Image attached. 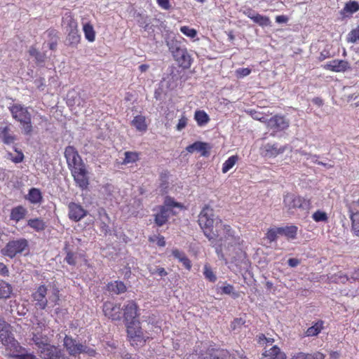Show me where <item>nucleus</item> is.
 I'll use <instances>...</instances> for the list:
<instances>
[{
  "label": "nucleus",
  "instance_id": "obj_51",
  "mask_svg": "<svg viewBox=\"0 0 359 359\" xmlns=\"http://www.w3.org/2000/svg\"><path fill=\"white\" fill-rule=\"evenodd\" d=\"M245 322V321L241 318L234 319L231 324V330H235L240 328L243 325H244Z\"/></svg>",
  "mask_w": 359,
  "mask_h": 359
},
{
  "label": "nucleus",
  "instance_id": "obj_63",
  "mask_svg": "<svg viewBox=\"0 0 359 359\" xmlns=\"http://www.w3.org/2000/svg\"><path fill=\"white\" fill-rule=\"evenodd\" d=\"M180 262L182 264V265L188 270H190L191 268V264L189 258L185 256L181 260H180Z\"/></svg>",
  "mask_w": 359,
  "mask_h": 359
},
{
  "label": "nucleus",
  "instance_id": "obj_28",
  "mask_svg": "<svg viewBox=\"0 0 359 359\" xmlns=\"http://www.w3.org/2000/svg\"><path fill=\"white\" fill-rule=\"evenodd\" d=\"M83 32L86 39L89 42H94L95 41L96 32L93 25L90 22H86L83 24Z\"/></svg>",
  "mask_w": 359,
  "mask_h": 359
},
{
  "label": "nucleus",
  "instance_id": "obj_24",
  "mask_svg": "<svg viewBox=\"0 0 359 359\" xmlns=\"http://www.w3.org/2000/svg\"><path fill=\"white\" fill-rule=\"evenodd\" d=\"M285 147H278L277 144H266L264 147V156L268 158H273L285 151Z\"/></svg>",
  "mask_w": 359,
  "mask_h": 359
},
{
  "label": "nucleus",
  "instance_id": "obj_59",
  "mask_svg": "<svg viewBox=\"0 0 359 359\" xmlns=\"http://www.w3.org/2000/svg\"><path fill=\"white\" fill-rule=\"evenodd\" d=\"M172 256L178 259V261L180 262V260H181L184 257L186 256V255L184 254V252L182 251H180L178 249H173L172 250Z\"/></svg>",
  "mask_w": 359,
  "mask_h": 359
},
{
  "label": "nucleus",
  "instance_id": "obj_62",
  "mask_svg": "<svg viewBox=\"0 0 359 359\" xmlns=\"http://www.w3.org/2000/svg\"><path fill=\"white\" fill-rule=\"evenodd\" d=\"M180 262L182 264V265L188 270H190L191 268V264L189 258L185 256L181 260H180Z\"/></svg>",
  "mask_w": 359,
  "mask_h": 359
},
{
  "label": "nucleus",
  "instance_id": "obj_27",
  "mask_svg": "<svg viewBox=\"0 0 359 359\" xmlns=\"http://www.w3.org/2000/svg\"><path fill=\"white\" fill-rule=\"evenodd\" d=\"M348 280H359V269L355 270L350 278L344 274L342 272H339L338 273L335 274L334 277L333 278V281L338 283H344Z\"/></svg>",
  "mask_w": 359,
  "mask_h": 359
},
{
  "label": "nucleus",
  "instance_id": "obj_39",
  "mask_svg": "<svg viewBox=\"0 0 359 359\" xmlns=\"http://www.w3.org/2000/svg\"><path fill=\"white\" fill-rule=\"evenodd\" d=\"M352 229L354 233L359 236V212L351 213Z\"/></svg>",
  "mask_w": 359,
  "mask_h": 359
},
{
  "label": "nucleus",
  "instance_id": "obj_42",
  "mask_svg": "<svg viewBox=\"0 0 359 359\" xmlns=\"http://www.w3.org/2000/svg\"><path fill=\"white\" fill-rule=\"evenodd\" d=\"M65 250H66V257L65 258V261L69 265L75 266L76 264V256L75 253L69 250H67L66 248Z\"/></svg>",
  "mask_w": 359,
  "mask_h": 359
},
{
  "label": "nucleus",
  "instance_id": "obj_55",
  "mask_svg": "<svg viewBox=\"0 0 359 359\" xmlns=\"http://www.w3.org/2000/svg\"><path fill=\"white\" fill-rule=\"evenodd\" d=\"M347 206L351 211L352 209L359 208V198L355 200L350 201L348 198L346 199Z\"/></svg>",
  "mask_w": 359,
  "mask_h": 359
},
{
  "label": "nucleus",
  "instance_id": "obj_14",
  "mask_svg": "<svg viewBox=\"0 0 359 359\" xmlns=\"http://www.w3.org/2000/svg\"><path fill=\"white\" fill-rule=\"evenodd\" d=\"M40 356L42 359H65V354L63 351L58 347L54 345L49 344L46 348L41 350Z\"/></svg>",
  "mask_w": 359,
  "mask_h": 359
},
{
  "label": "nucleus",
  "instance_id": "obj_40",
  "mask_svg": "<svg viewBox=\"0 0 359 359\" xmlns=\"http://www.w3.org/2000/svg\"><path fill=\"white\" fill-rule=\"evenodd\" d=\"M313 219L316 222H327L328 217L326 212L317 210L312 215Z\"/></svg>",
  "mask_w": 359,
  "mask_h": 359
},
{
  "label": "nucleus",
  "instance_id": "obj_7",
  "mask_svg": "<svg viewBox=\"0 0 359 359\" xmlns=\"http://www.w3.org/2000/svg\"><path fill=\"white\" fill-rule=\"evenodd\" d=\"M123 318L127 328L128 337L132 346L135 342V302H130L123 309Z\"/></svg>",
  "mask_w": 359,
  "mask_h": 359
},
{
  "label": "nucleus",
  "instance_id": "obj_22",
  "mask_svg": "<svg viewBox=\"0 0 359 359\" xmlns=\"http://www.w3.org/2000/svg\"><path fill=\"white\" fill-rule=\"evenodd\" d=\"M25 198L31 204H41L43 201L41 191L38 188H31Z\"/></svg>",
  "mask_w": 359,
  "mask_h": 359
},
{
  "label": "nucleus",
  "instance_id": "obj_64",
  "mask_svg": "<svg viewBox=\"0 0 359 359\" xmlns=\"http://www.w3.org/2000/svg\"><path fill=\"white\" fill-rule=\"evenodd\" d=\"M307 353L303 352L295 353L292 355L291 359H306Z\"/></svg>",
  "mask_w": 359,
  "mask_h": 359
},
{
  "label": "nucleus",
  "instance_id": "obj_25",
  "mask_svg": "<svg viewBox=\"0 0 359 359\" xmlns=\"http://www.w3.org/2000/svg\"><path fill=\"white\" fill-rule=\"evenodd\" d=\"M107 290L109 292L119 294L126 291L127 287L122 281L115 280L109 283L107 285Z\"/></svg>",
  "mask_w": 359,
  "mask_h": 359
},
{
  "label": "nucleus",
  "instance_id": "obj_50",
  "mask_svg": "<svg viewBox=\"0 0 359 359\" xmlns=\"http://www.w3.org/2000/svg\"><path fill=\"white\" fill-rule=\"evenodd\" d=\"M251 73V69L249 68H238L236 70V75L238 78H243L248 76Z\"/></svg>",
  "mask_w": 359,
  "mask_h": 359
},
{
  "label": "nucleus",
  "instance_id": "obj_44",
  "mask_svg": "<svg viewBox=\"0 0 359 359\" xmlns=\"http://www.w3.org/2000/svg\"><path fill=\"white\" fill-rule=\"evenodd\" d=\"M220 289H221L222 293L226 294H230L233 298H237L238 297V293L235 292L234 287L231 285L226 284V285L221 287Z\"/></svg>",
  "mask_w": 359,
  "mask_h": 359
},
{
  "label": "nucleus",
  "instance_id": "obj_13",
  "mask_svg": "<svg viewBox=\"0 0 359 359\" xmlns=\"http://www.w3.org/2000/svg\"><path fill=\"white\" fill-rule=\"evenodd\" d=\"M121 304L106 302L103 304V312L105 316L113 320H120L121 318Z\"/></svg>",
  "mask_w": 359,
  "mask_h": 359
},
{
  "label": "nucleus",
  "instance_id": "obj_11",
  "mask_svg": "<svg viewBox=\"0 0 359 359\" xmlns=\"http://www.w3.org/2000/svg\"><path fill=\"white\" fill-rule=\"evenodd\" d=\"M48 288L45 285H39L35 292L32 294L33 301L35 302V307L43 310L46 308L48 304V299L46 298Z\"/></svg>",
  "mask_w": 359,
  "mask_h": 359
},
{
  "label": "nucleus",
  "instance_id": "obj_23",
  "mask_svg": "<svg viewBox=\"0 0 359 359\" xmlns=\"http://www.w3.org/2000/svg\"><path fill=\"white\" fill-rule=\"evenodd\" d=\"M210 147L208 144L202 142H196L192 144L189 145L186 149L189 153H194L198 151L201 154L202 156H205L208 154V149Z\"/></svg>",
  "mask_w": 359,
  "mask_h": 359
},
{
  "label": "nucleus",
  "instance_id": "obj_49",
  "mask_svg": "<svg viewBox=\"0 0 359 359\" xmlns=\"http://www.w3.org/2000/svg\"><path fill=\"white\" fill-rule=\"evenodd\" d=\"M32 340L34 344L39 348V353L41 352V350H43V348H46L47 346L50 344L43 341L40 337H38L36 335L32 338Z\"/></svg>",
  "mask_w": 359,
  "mask_h": 359
},
{
  "label": "nucleus",
  "instance_id": "obj_48",
  "mask_svg": "<svg viewBox=\"0 0 359 359\" xmlns=\"http://www.w3.org/2000/svg\"><path fill=\"white\" fill-rule=\"evenodd\" d=\"M348 41L351 43H356L359 41V25L353 29L348 35Z\"/></svg>",
  "mask_w": 359,
  "mask_h": 359
},
{
  "label": "nucleus",
  "instance_id": "obj_46",
  "mask_svg": "<svg viewBox=\"0 0 359 359\" xmlns=\"http://www.w3.org/2000/svg\"><path fill=\"white\" fill-rule=\"evenodd\" d=\"M180 31L182 33H183L185 36L187 37H189L191 39H194L196 34L197 32L195 29L190 28L188 26H182L180 27Z\"/></svg>",
  "mask_w": 359,
  "mask_h": 359
},
{
  "label": "nucleus",
  "instance_id": "obj_19",
  "mask_svg": "<svg viewBox=\"0 0 359 359\" xmlns=\"http://www.w3.org/2000/svg\"><path fill=\"white\" fill-rule=\"evenodd\" d=\"M324 67L332 72H341L346 71L349 67L348 62L345 60H334L327 62Z\"/></svg>",
  "mask_w": 359,
  "mask_h": 359
},
{
  "label": "nucleus",
  "instance_id": "obj_57",
  "mask_svg": "<svg viewBox=\"0 0 359 359\" xmlns=\"http://www.w3.org/2000/svg\"><path fill=\"white\" fill-rule=\"evenodd\" d=\"M325 355L320 352H314L312 353H307L306 359H324Z\"/></svg>",
  "mask_w": 359,
  "mask_h": 359
},
{
  "label": "nucleus",
  "instance_id": "obj_61",
  "mask_svg": "<svg viewBox=\"0 0 359 359\" xmlns=\"http://www.w3.org/2000/svg\"><path fill=\"white\" fill-rule=\"evenodd\" d=\"M135 156V153L130 151L125 152V158L123 159L122 164H127L133 161L132 157Z\"/></svg>",
  "mask_w": 359,
  "mask_h": 359
},
{
  "label": "nucleus",
  "instance_id": "obj_4",
  "mask_svg": "<svg viewBox=\"0 0 359 359\" xmlns=\"http://www.w3.org/2000/svg\"><path fill=\"white\" fill-rule=\"evenodd\" d=\"M12 118L19 122L26 135H31L33 131L32 115L28 108L21 104H13L8 107Z\"/></svg>",
  "mask_w": 359,
  "mask_h": 359
},
{
  "label": "nucleus",
  "instance_id": "obj_30",
  "mask_svg": "<svg viewBox=\"0 0 359 359\" xmlns=\"http://www.w3.org/2000/svg\"><path fill=\"white\" fill-rule=\"evenodd\" d=\"M194 119L198 126H203L210 121L209 116L203 110L196 111L194 114Z\"/></svg>",
  "mask_w": 359,
  "mask_h": 359
},
{
  "label": "nucleus",
  "instance_id": "obj_16",
  "mask_svg": "<svg viewBox=\"0 0 359 359\" xmlns=\"http://www.w3.org/2000/svg\"><path fill=\"white\" fill-rule=\"evenodd\" d=\"M68 209L69 218L74 222L81 220L87 215V211L81 205L73 202L68 205Z\"/></svg>",
  "mask_w": 359,
  "mask_h": 359
},
{
  "label": "nucleus",
  "instance_id": "obj_60",
  "mask_svg": "<svg viewBox=\"0 0 359 359\" xmlns=\"http://www.w3.org/2000/svg\"><path fill=\"white\" fill-rule=\"evenodd\" d=\"M46 34H47L48 37L50 39V41H53V39H58L57 36V32L54 29H49L46 32Z\"/></svg>",
  "mask_w": 359,
  "mask_h": 359
},
{
  "label": "nucleus",
  "instance_id": "obj_18",
  "mask_svg": "<svg viewBox=\"0 0 359 359\" xmlns=\"http://www.w3.org/2000/svg\"><path fill=\"white\" fill-rule=\"evenodd\" d=\"M0 140L5 144H11L15 142L17 140L8 125H0Z\"/></svg>",
  "mask_w": 359,
  "mask_h": 359
},
{
  "label": "nucleus",
  "instance_id": "obj_53",
  "mask_svg": "<svg viewBox=\"0 0 359 359\" xmlns=\"http://www.w3.org/2000/svg\"><path fill=\"white\" fill-rule=\"evenodd\" d=\"M150 241L156 243V244L161 247H163L165 245L164 237L161 236H154L151 237Z\"/></svg>",
  "mask_w": 359,
  "mask_h": 359
},
{
  "label": "nucleus",
  "instance_id": "obj_35",
  "mask_svg": "<svg viewBox=\"0 0 359 359\" xmlns=\"http://www.w3.org/2000/svg\"><path fill=\"white\" fill-rule=\"evenodd\" d=\"M253 18V22L261 27H269L271 25V21L267 16L257 13Z\"/></svg>",
  "mask_w": 359,
  "mask_h": 359
},
{
  "label": "nucleus",
  "instance_id": "obj_31",
  "mask_svg": "<svg viewBox=\"0 0 359 359\" xmlns=\"http://www.w3.org/2000/svg\"><path fill=\"white\" fill-rule=\"evenodd\" d=\"M323 321L322 320H319L318 322H316L313 326L309 327L306 332H305V334L306 336L307 337H314V336H317L320 332V331L323 329Z\"/></svg>",
  "mask_w": 359,
  "mask_h": 359
},
{
  "label": "nucleus",
  "instance_id": "obj_9",
  "mask_svg": "<svg viewBox=\"0 0 359 359\" xmlns=\"http://www.w3.org/2000/svg\"><path fill=\"white\" fill-rule=\"evenodd\" d=\"M70 172L76 185L82 190L86 189L89 185V172L86 165L72 168Z\"/></svg>",
  "mask_w": 359,
  "mask_h": 359
},
{
  "label": "nucleus",
  "instance_id": "obj_1",
  "mask_svg": "<svg viewBox=\"0 0 359 359\" xmlns=\"http://www.w3.org/2000/svg\"><path fill=\"white\" fill-rule=\"evenodd\" d=\"M198 222L208 240L218 245L216 248L218 256L224 259H226V256L231 259H236V255L241 252L243 240L235 234L229 225L224 224L208 206L201 211Z\"/></svg>",
  "mask_w": 359,
  "mask_h": 359
},
{
  "label": "nucleus",
  "instance_id": "obj_36",
  "mask_svg": "<svg viewBox=\"0 0 359 359\" xmlns=\"http://www.w3.org/2000/svg\"><path fill=\"white\" fill-rule=\"evenodd\" d=\"M358 11H359V4L357 1H353L345 4L342 13L353 14Z\"/></svg>",
  "mask_w": 359,
  "mask_h": 359
},
{
  "label": "nucleus",
  "instance_id": "obj_21",
  "mask_svg": "<svg viewBox=\"0 0 359 359\" xmlns=\"http://www.w3.org/2000/svg\"><path fill=\"white\" fill-rule=\"evenodd\" d=\"M180 66L184 68H189L191 65V57L186 48L180 50L178 53L173 56Z\"/></svg>",
  "mask_w": 359,
  "mask_h": 359
},
{
  "label": "nucleus",
  "instance_id": "obj_6",
  "mask_svg": "<svg viewBox=\"0 0 359 359\" xmlns=\"http://www.w3.org/2000/svg\"><path fill=\"white\" fill-rule=\"evenodd\" d=\"M182 208L181 205L178 203L175 202L171 198H166L164 202V205L159 208V210L154 215H155V223L161 226L165 224L168 218L175 214L173 208Z\"/></svg>",
  "mask_w": 359,
  "mask_h": 359
},
{
  "label": "nucleus",
  "instance_id": "obj_3",
  "mask_svg": "<svg viewBox=\"0 0 359 359\" xmlns=\"http://www.w3.org/2000/svg\"><path fill=\"white\" fill-rule=\"evenodd\" d=\"M61 26L66 34L68 46L76 48L81 43V36L79 31V25L74 15L71 11L64 13L62 17Z\"/></svg>",
  "mask_w": 359,
  "mask_h": 359
},
{
  "label": "nucleus",
  "instance_id": "obj_47",
  "mask_svg": "<svg viewBox=\"0 0 359 359\" xmlns=\"http://www.w3.org/2000/svg\"><path fill=\"white\" fill-rule=\"evenodd\" d=\"M147 127L145 118L142 116H136V130L144 131L147 129Z\"/></svg>",
  "mask_w": 359,
  "mask_h": 359
},
{
  "label": "nucleus",
  "instance_id": "obj_10",
  "mask_svg": "<svg viewBox=\"0 0 359 359\" xmlns=\"http://www.w3.org/2000/svg\"><path fill=\"white\" fill-rule=\"evenodd\" d=\"M65 157L69 170L86 165L76 149L73 146H67L65 149Z\"/></svg>",
  "mask_w": 359,
  "mask_h": 359
},
{
  "label": "nucleus",
  "instance_id": "obj_26",
  "mask_svg": "<svg viewBox=\"0 0 359 359\" xmlns=\"http://www.w3.org/2000/svg\"><path fill=\"white\" fill-rule=\"evenodd\" d=\"M27 226L36 232H41L47 227L46 222L39 217L28 219Z\"/></svg>",
  "mask_w": 359,
  "mask_h": 359
},
{
  "label": "nucleus",
  "instance_id": "obj_45",
  "mask_svg": "<svg viewBox=\"0 0 359 359\" xmlns=\"http://www.w3.org/2000/svg\"><path fill=\"white\" fill-rule=\"evenodd\" d=\"M29 53L31 56H33L35 57L36 61L37 62H44V56L41 54L38 50L34 47L31 46L29 49Z\"/></svg>",
  "mask_w": 359,
  "mask_h": 359
},
{
  "label": "nucleus",
  "instance_id": "obj_2",
  "mask_svg": "<svg viewBox=\"0 0 359 359\" xmlns=\"http://www.w3.org/2000/svg\"><path fill=\"white\" fill-rule=\"evenodd\" d=\"M0 348H4L12 357L17 352L25 351L15 339L11 325L0 317Z\"/></svg>",
  "mask_w": 359,
  "mask_h": 359
},
{
  "label": "nucleus",
  "instance_id": "obj_15",
  "mask_svg": "<svg viewBox=\"0 0 359 359\" xmlns=\"http://www.w3.org/2000/svg\"><path fill=\"white\" fill-rule=\"evenodd\" d=\"M64 346L70 355H76L86 352L84 346L77 343L74 339L67 335L64 338Z\"/></svg>",
  "mask_w": 359,
  "mask_h": 359
},
{
  "label": "nucleus",
  "instance_id": "obj_32",
  "mask_svg": "<svg viewBox=\"0 0 359 359\" xmlns=\"http://www.w3.org/2000/svg\"><path fill=\"white\" fill-rule=\"evenodd\" d=\"M280 235L285 236L289 239H294L296 238L297 228L295 226L280 227Z\"/></svg>",
  "mask_w": 359,
  "mask_h": 359
},
{
  "label": "nucleus",
  "instance_id": "obj_52",
  "mask_svg": "<svg viewBox=\"0 0 359 359\" xmlns=\"http://www.w3.org/2000/svg\"><path fill=\"white\" fill-rule=\"evenodd\" d=\"M273 342V339L270 337L267 338L264 334H260L258 337V344H259L260 345H264V344L271 345Z\"/></svg>",
  "mask_w": 359,
  "mask_h": 359
},
{
  "label": "nucleus",
  "instance_id": "obj_20",
  "mask_svg": "<svg viewBox=\"0 0 359 359\" xmlns=\"http://www.w3.org/2000/svg\"><path fill=\"white\" fill-rule=\"evenodd\" d=\"M27 212V210L24 206L17 205L11 210L10 220L18 223L26 217Z\"/></svg>",
  "mask_w": 359,
  "mask_h": 359
},
{
  "label": "nucleus",
  "instance_id": "obj_29",
  "mask_svg": "<svg viewBox=\"0 0 359 359\" xmlns=\"http://www.w3.org/2000/svg\"><path fill=\"white\" fill-rule=\"evenodd\" d=\"M264 356L268 359H285L284 353L280 352V348L277 346H273L269 350H266L263 353Z\"/></svg>",
  "mask_w": 359,
  "mask_h": 359
},
{
  "label": "nucleus",
  "instance_id": "obj_37",
  "mask_svg": "<svg viewBox=\"0 0 359 359\" xmlns=\"http://www.w3.org/2000/svg\"><path fill=\"white\" fill-rule=\"evenodd\" d=\"M203 275L207 280L212 283H215L217 280V276L208 264L204 265Z\"/></svg>",
  "mask_w": 359,
  "mask_h": 359
},
{
  "label": "nucleus",
  "instance_id": "obj_38",
  "mask_svg": "<svg viewBox=\"0 0 359 359\" xmlns=\"http://www.w3.org/2000/svg\"><path fill=\"white\" fill-rule=\"evenodd\" d=\"M167 46L172 56H175L180 50L183 48H180L179 42L175 39H170L167 41Z\"/></svg>",
  "mask_w": 359,
  "mask_h": 359
},
{
  "label": "nucleus",
  "instance_id": "obj_54",
  "mask_svg": "<svg viewBox=\"0 0 359 359\" xmlns=\"http://www.w3.org/2000/svg\"><path fill=\"white\" fill-rule=\"evenodd\" d=\"M187 124V118L182 116L178 121V123L177 124L176 128L178 131H181L182 129H184Z\"/></svg>",
  "mask_w": 359,
  "mask_h": 359
},
{
  "label": "nucleus",
  "instance_id": "obj_43",
  "mask_svg": "<svg viewBox=\"0 0 359 359\" xmlns=\"http://www.w3.org/2000/svg\"><path fill=\"white\" fill-rule=\"evenodd\" d=\"M278 235H280V227L273 228L269 229L266 233V238L271 242L275 241L277 239Z\"/></svg>",
  "mask_w": 359,
  "mask_h": 359
},
{
  "label": "nucleus",
  "instance_id": "obj_41",
  "mask_svg": "<svg viewBox=\"0 0 359 359\" xmlns=\"http://www.w3.org/2000/svg\"><path fill=\"white\" fill-rule=\"evenodd\" d=\"M14 151L17 152V155L15 156H13L11 153H8V155L9 158L15 163L22 162L25 156L22 151L18 150L17 147H14Z\"/></svg>",
  "mask_w": 359,
  "mask_h": 359
},
{
  "label": "nucleus",
  "instance_id": "obj_58",
  "mask_svg": "<svg viewBox=\"0 0 359 359\" xmlns=\"http://www.w3.org/2000/svg\"><path fill=\"white\" fill-rule=\"evenodd\" d=\"M158 5L164 10H169L171 7L169 0H156Z\"/></svg>",
  "mask_w": 359,
  "mask_h": 359
},
{
  "label": "nucleus",
  "instance_id": "obj_34",
  "mask_svg": "<svg viewBox=\"0 0 359 359\" xmlns=\"http://www.w3.org/2000/svg\"><path fill=\"white\" fill-rule=\"evenodd\" d=\"M238 160V157L237 156H231L222 165V172L226 173L229 170H230L236 163Z\"/></svg>",
  "mask_w": 359,
  "mask_h": 359
},
{
  "label": "nucleus",
  "instance_id": "obj_33",
  "mask_svg": "<svg viewBox=\"0 0 359 359\" xmlns=\"http://www.w3.org/2000/svg\"><path fill=\"white\" fill-rule=\"evenodd\" d=\"M11 293V285L6 281L0 280V298H8Z\"/></svg>",
  "mask_w": 359,
  "mask_h": 359
},
{
  "label": "nucleus",
  "instance_id": "obj_17",
  "mask_svg": "<svg viewBox=\"0 0 359 359\" xmlns=\"http://www.w3.org/2000/svg\"><path fill=\"white\" fill-rule=\"evenodd\" d=\"M229 355L228 351L215 348L214 347H209L205 353H202V351L200 352L201 359H223L226 358Z\"/></svg>",
  "mask_w": 359,
  "mask_h": 359
},
{
  "label": "nucleus",
  "instance_id": "obj_56",
  "mask_svg": "<svg viewBox=\"0 0 359 359\" xmlns=\"http://www.w3.org/2000/svg\"><path fill=\"white\" fill-rule=\"evenodd\" d=\"M150 271H151V273H152L154 275L156 274L161 277H164L167 275L166 271L163 267H158L156 269H151Z\"/></svg>",
  "mask_w": 359,
  "mask_h": 359
},
{
  "label": "nucleus",
  "instance_id": "obj_8",
  "mask_svg": "<svg viewBox=\"0 0 359 359\" xmlns=\"http://www.w3.org/2000/svg\"><path fill=\"white\" fill-rule=\"evenodd\" d=\"M283 205L286 210L293 212V210L297 208L307 210L309 206V202L301 196L287 193L283 197Z\"/></svg>",
  "mask_w": 359,
  "mask_h": 359
},
{
  "label": "nucleus",
  "instance_id": "obj_5",
  "mask_svg": "<svg viewBox=\"0 0 359 359\" xmlns=\"http://www.w3.org/2000/svg\"><path fill=\"white\" fill-rule=\"evenodd\" d=\"M29 241L25 238H20L9 241L4 248L1 249V254L11 259L15 257L18 254L28 252L29 250Z\"/></svg>",
  "mask_w": 359,
  "mask_h": 359
},
{
  "label": "nucleus",
  "instance_id": "obj_12",
  "mask_svg": "<svg viewBox=\"0 0 359 359\" xmlns=\"http://www.w3.org/2000/svg\"><path fill=\"white\" fill-rule=\"evenodd\" d=\"M267 127L274 132L282 131L289 127L290 122L283 116H274L266 122Z\"/></svg>",
  "mask_w": 359,
  "mask_h": 359
}]
</instances>
